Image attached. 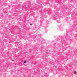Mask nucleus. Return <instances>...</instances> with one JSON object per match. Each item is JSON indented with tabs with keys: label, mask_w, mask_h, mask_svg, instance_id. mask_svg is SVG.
<instances>
[{
	"label": "nucleus",
	"mask_w": 77,
	"mask_h": 77,
	"mask_svg": "<svg viewBox=\"0 0 77 77\" xmlns=\"http://www.w3.org/2000/svg\"><path fill=\"white\" fill-rule=\"evenodd\" d=\"M12 61H14V60H12Z\"/></svg>",
	"instance_id": "nucleus-4"
},
{
	"label": "nucleus",
	"mask_w": 77,
	"mask_h": 77,
	"mask_svg": "<svg viewBox=\"0 0 77 77\" xmlns=\"http://www.w3.org/2000/svg\"><path fill=\"white\" fill-rule=\"evenodd\" d=\"M30 25H31V26H32V24H31Z\"/></svg>",
	"instance_id": "nucleus-3"
},
{
	"label": "nucleus",
	"mask_w": 77,
	"mask_h": 77,
	"mask_svg": "<svg viewBox=\"0 0 77 77\" xmlns=\"http://www.w3.org/2000/svg\"><path fill=\"white\" fill-rule=\"evenodd\" d=\"M76 73H77V72L76 71H75L74 72V74H76Z\"/></svg>",
	"instance_id": "nucleus-1"
},
{
	"label": "nucleus",
	"mask_w": 77,
	"mask_h": 77,
	"mask_svg": "<svg viewBox=\"0 0 77 77\" xmlns=\"http://www.w3.org/2000/svg\"><path fill=\"white\" fill-rule=\"evenodd\" d=\"M24 63H26V61H24Z\"/></svg>",
	"instance_id": "nucleus-2"
}]
</instances>
